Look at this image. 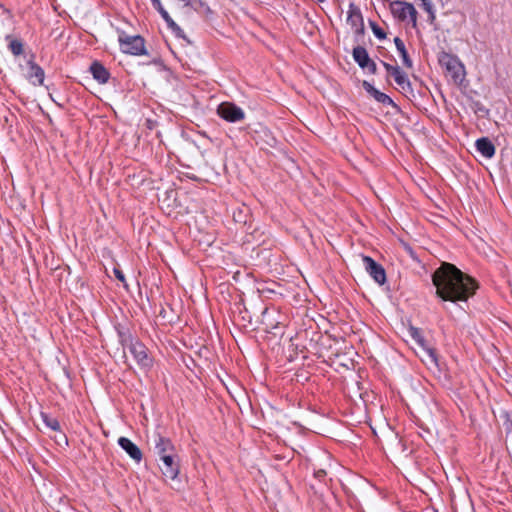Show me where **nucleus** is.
Returning a JSON list of instances; mask_svg holds the SVG:
<instances>
[{
  "label": "nucleus",
  "mask_w": 512,
  "mask_h": 512,
  "mask_svg": "<svg viewBox=\"0 0 512 512\" xmlns=\"http://www.w3.org/2000/svg\"><path fill=\"white\" fill-rule=\"evenodd\" d=\"M432 281L437 295L445 301L452 302L466 301L478 287L473 278L455 265L446 262L434 272Z\"/></svg>",
  "instance_id": "f257e3e1"
},
{
  "label": "nucleus",
  "mask_w": 512,
  "mask_h": 512,
  "mask_svg": "<svg viewBox=\"0 0 512 512\" xmlns=\"http://www.w3.org/2000/svg\"><path fill=\"white\" fill-rule=\"evenodd\" d=\"M439 64L445 69L446 77H449L456 85H461L465 80L466 71L462 62L454 55L442 52L439 55Z\"/></svg>",
  "instance_id": "f03ea898"
},
{
  "label": "nucleus",
  "mask_w": 512,
  "mask_h": 512,
  "mask_svg": "<svg viewBox=\"0 0 512 512\" xmlns=\"http://www.w3.org/2000/svg\"><path fill=\"white\" fill-rule=\"evenodd\" d=\"M121 343L124 348H128L134 359L142 368H149L152 365V359L147 353L146 347L130 335L120 334Z\"/></svg>",
  "instance_id": "7ed1b4c3"
},
{
  "label": "nucleus",
  "mask_w": 512,
  "mask_h": 512,
  "mask_svg": "<svg viewBox=\"0 0 512 512\" xmlns=\"http://www.w3.org/2000/svg\"><path fill=\"white\" fill-rule=\"evenodd\" d=\"M391 12L400 21H409L413 27L417 25V11L408 2L395 1L390 5Z\"/></svg>",
  "instance_id": "20e7f679"
},
{
  "label": "nucleus",
  "mask_w": 512,
  "mask_h": 512,
  "mask_svg": "<svg viewBox=\"0 0 512 512\" xmlns=\"http://www.w3.org/2000/svg\"><path fill=\"white\" fill-rule=\"evenodd\" d=\"M119 43L123 53L131 55L146 54L145 42L141 36H129L122 34L119 36Z\"/></svg>",
  "instance_id": "39448f33"
},
{
  "label": "nucleus",
  "mask_w": 512,
  "mask_h": 512,
  "mask_svg": "<svg viewBox=\"0 0 512 512\" xmlns=\"http://www.w3.org/2000/svg\"><path fill=\"white\" fill-rule=\"evenodd\" d=\"M218 115L226 121L238 122L244 119L243 110L233 103L225 102L218 106Z\"/></svg>",
  "instance_id": "423d86ee"
},
{
  "label": "nucleus",
  "mask_w": 512,
  "mask_h": 512,
  "mask_svg": "<svg viewBox=\"0 0 512 512\" xmlns=\"http://www.w3.org/2000/svg\"><path fill=\"white\" fill-rule=\"evenodd\" d=\"M362 262L365 270L369 273V275L377 282L382 285L386 281V273L381 265L376 263L371 257L363 256Z\"/></svg>",
  "instance_id": "0eeeda50"
},
{
  "label": "nucleus",
  "mask_w": 512,
  "mask_h": 512,
  "mask_svg": "<svg viewBox=\"0 0 512 512\" xmlns=\"http://www.w3.org/2000/svg\"><path fill=\"white\" fill-rule=\"evenodd\" d=\"M347 23L355 34L361 35L364 33V22L361 11L352 3L349 5L347 11Z\"/></svg>",
  "instance_id": "6e6552de"
},
{
  "label": "nucleus",
  "mask_w": 512,
  "mask_h": 512,
  "mask_svg": "<svg viewBox=\"0 0 512 512\" xmlns=\"http://www.w3.org/2000/svg\"><path fill=\"white\" fill-rule=\"evenodd\" d=\"M162 465L160 466L163 475L171 480H174L179 474V464L177 456L174 454H165L160 458Z\"/></svg>",
  "instance_id": "1a4fd4ad"
},
{
  "label": "nucleus",
  "mask_w": 512,
  "mask_h": 512,
  "mask_svg": "<svg viewBox=\"0 0 512 512\" xmlns=\"http://www.w3.org/2000/svg\"><path fill=\"white\" fill-rule=\"evenodd\" d=\"M119 446L136 462H140L142 459V452L136 444L126 437H120L118 439Z\"/></svg>",
  "instance_id": "9d476101"
},
{
  "label": "nucleus",
  "mask_w": 512,
  "mask_h": 512,
  "mask_svg": "<svg viewBox=\"0 0 512 512\" xmlns=\"http://www.w3.org/2000/svg\"><path fill=\"white\" fill-rule=\"evenodd\" d=\"M44 70L33 61L28 62L27 79L33 85H42L44 82Z\"/></svg>",
  "instance_id": "9b49d317"
},
{
  "label": "nucleus",
  "mask_w": 512,
  "mask_h": 512,
  "mask_svg": "<svg viewBox=\"0 0 512 512\" xmlns=\"http://www.w3.org/2000/svg\"><path fill=\"white\" fill-rule=\"evenodd\" d=\"M383 66L386 69L387 73L391 75L395 82L401 87L405 88V86L409 85L408 78L406 74L400 69L398 66L390 65L386 62H383Z\"/></svg>",
  "instance_id": "f8f14e48"
},
{
  "label": "nucleus",
  "mask_w": 512,
  "mask_h": 512,
  "mask_svg": "<svg viewBox=\"0 0 512 512\" xmlns=\"http://www.w3.org/2000/svg\"><path fill=\"white\" fill-rule=\"evenodd\" d=\"M153 442L155 451L159 458H162L165 454H171L173 451V445L170 440L160 436L159 434L153 436Z\"/></svg>",
  "instance_id": "ddd939ff"
},
{
  "label": "nucleus",
  "mask_w": 512,
  "mask_h": 512,
  "mask_svg": "<svg viewBox=\"0 0 512 512\" xmlns=\"http://www.w3.org/2000/svg\"><path fill=\"white\" fill-rule=\"evenodd\" d=\"M477 151L485 158H492L495 154V146L488 138H480L475 143Z\"/></svg>",
  "instance_id": "4468645a"
},
{
  "label": "nucleus",
  "mask_w": 512,
  "mask_h": 512,
  "mask_svg": "<svg viewBox=\"0 0 512 512\" xmlns=\"http://www.w3.org/2000/svg\"><path fill=\"white\" fill-rule=\"evenodd\" d=\"M363 87L379 103H382L384 105H391V104H393L392 99L388 95L378 91L373 85H371L367 81L363 82Z\"/></svg>",
  "instance_id": "2eb2a0df"
},
{
  "label": "nucleus",
  "mask_w": 512,
  "mask_h": 512,
  "mask_svg": "<svg viewBox=\"0 0 512 512\" xmlns=\"http://www.w3.org/2000/svg\"><path fill=\"white\" fill-rule=\"evenodd\" d=\"M91 73L99 83H106L109 78L107 69L98 62H95L90 67Z\"/></svg>",
  "instance_id": "dca6fc26"
},
{
  "label": "nucleus",
  "mask_w": 512,
  "mask_h": 512,
  "mask_svg": "<svg viewBox=\"0 0 512 512\" xmlns=\"http://www.w3.org/2000/svg\"><path fill=\"white\" fill-rule=\"evenodd\" d=\"M420 357L422 361L428 366H437V356L434 349L425 345L421 347Z\"/></svg>",
  "instance_id": "f3484780"
},
{
  "label": "nucleus",
  "mask_w": 512,
  "mask_h": 512,
  "mask_svg": "<svg viewBox=\"0 0 512 512\" xmlns=\"http://www.w3.org/2000/svg\"><path fill=\"white\" fill-rule=\"evenodd\" d=\"M394 43L397 48V51L399 52V54L402 58L403 65L407 68H412V66H413L412 60L410 59V57L407 53L404 42L399 37H396L394 39Z\"/></svg>",
  "instance_id": "a211bd4d"
},
{
  "label": "nucleus",
  "mask_w": 512,
  "mask_h": 512,
  "mask_svg": "<svg viewBox=\"0 0 512 512\" xmlns=\"http://www.w3.org/2000/svg\"><path fill=\"white\" fill-rule=\"evenodd\" d=\"M353 58L361 68H365L370 60L366 49L361 46H357L353 49Z\"/></svg>",
  "instance_id": "6ab92c4d"
},
{
  "label": "nucleus",
  "mask_w": 512,
  "mask_h": 512,
  "mask_svg": "<svg viewBox=\"0 0 512 512\" xmlns=\"http://www.w3.org/2000/svg\"><path fill=\"white\" fill-rule=\"evenodd\" d=\"M41 418L45 423L46 427L50 428L53 431H58L60 429V424L57 419L49 417L47 414L42 413Z\"/></svg>",
  "instance_id": "aec40b11"
},
{
  "label": "nucleus",
  "mask_w": 512,
  "mask_h": 512,
  "mask_svg": "<svg viewBox=\"0 0 512 512\" xmlns=\"http://www.w3.org/2000/svg\"><path fill=\"white\" fill-rule=\"evenodd\" d=\"M409 333L411 335V337L416 341V343L421 347H424L426 345L425 343V340L422 336V333L419 329L415 328V327H411L409 329Z\"/></svg>",
  "instance_id": "412c9836"
},
{
  "label": "nucleus",
  "mask_w": 512,
  "mask_h": 512,
  "mask_svg": "<svg viewBox=\"0 0 512 512\" xmlns=\"http://www.w3.org/2000/svg\"><path fill=\"white\" fill-rule=\"evenodd\" d=\"M9 48L14 55H20L23 52V44L17 39H13L9 43Z\"/></svg>",
  "instance_id": "4be33fe9"
},
{
  "label": "nucleus",
  "mask_w": 512,
  "mask_h": 512,
  "mask_svg": "<svg viewBox=\"0 0 512 512\" xmlns=\"http://www.w3.org/2000/svg\"><path fill=\"white\" fill-rule=\"evenodd\" d=\"M371 28H372L374 35L377 38L384 39L386 37V34L384 33V31L379 26H377L375 23H371Z\"/></svg>",
  "instance_id": "5701e85b"
},
{
  "label": "nucleus",
  "mask_w": 512,
  "mask_h": 512,
  "mask_svg": "<svg viewBox=\"0 0 512 512\" xmlns=\"http://www.w3.org/2000/svg\"><path fill=\"white\" fill-rule=\"evenodd\" d=\"M422 2V6L426 12H428L432 18H434L433 5L430 0H420Z\"/></svg>",
  "instance_id": "b1692460"
},
{
  "label": "nucleus",
  "mask_w": 512,
  "mask_h": 512,
  "mask_svg": "<svg viewBox=\"0 0 512 512\" xmlns=\"http://www.w3.org/2000/svg\"><path fill=\"white\" fill-rule=\"evenodd\" d=\"M153 6L157 9V11L161 14L162 17H167V11L162 6V3L160 0H154Z\"/></svg>",
  "instance_id": "393cba45"
},
{
  "label": "nucleus",
  "mask_w": 512,
  "mask_h": 512,
  "mask_svg": "<svg viewBox=\"0 0 512 512\" xmlns=\"http://www.w3.org/2000/svg\"><path fill=\"white\" fill-rule=\"evenodd\" d=\"M165 22L168 24L169 27H171L172 29H179V27L177 26V24L172 20V18L170 17L169 13L167 12V17H162Z\"/></svg>",
  "instance_id": "a878e982"
},
{
  "label": "nucleus",
  "mask_w": 512,
  "mask_h": 512,
  "mask_svg": "<svg viewBox=\"0 0 512 512\" xmlns=\"http://www.w3.org/2000/svg\"><path fill=\"white\" fill-rule=\"evenodd\" d=\"M114 274L116 276V278L121 281L122 283H124V286H127L126 282H125V276L124 274L122 273L121 270H119L118 268H115L114 269Z\"/></svg>",
  "instance_id": "bb28decb"
},
{
  "label": "nucleus",
  "mask_w": 512,
  "mask_h": 512,
  "mask_svg": "<svg viewBox=\"0 0 512 512\" xmlns=\"http://www.w3.org/2000/svg\"><path fill=\"white\" fill-rule=\"evenodd\" d=\"M364 69L374 74L376 72V64L370 59Z\"/></svg>",
  "instance_id": "cd10ccee"
},
{
  "label": "nucleus",
  "mask_w": 512,
  "mask_h": 512,
  "mask_svg": "<svg viewBox=\"0 0 512 512\" xmlns=\"http://www.w3.org/2000/svg\"><path fill=\"white\" fill-rule=\"evenodd\" d=\"M315 477L318 479H322L326 475V471L323 469H320L314 473Z\"/></svg>",
  "instance_id": "c85d7f7f"
},
{
  "label": "nucleus",
  "mask_w": 512,
  "mask_h": 512,
  "mask_svg": "<svg viewBox=\"0 0 512 512\" xmlns=\"http://www.w3.org/2000/svg\"><path fill=\"white\" fill-rule=\"evenodd\" d=\"M269 316H270V313H269L268 309H265V311L263 312V315H262L264 323L268 324Z\"/></svg>",
  "instance_id": "c756f323"
},
{
  "label": "nucleus",
  "mask_w": 512,
  "mask_h": 512,
  "mask_svg": "<svg viewBox=\"0 0 512 512\" xmlns=\"http://www.w3.org/2000/svg\"><path fill=\"white\" fill-rule=\"evenodd\" d=\"M317 2H323L324 0H316Z\"/></svg>",
  "instance_id": "7c9ffc66"
},
{
  "label": "nucleus",
  "mask_w": 512,
  "mask_h": 512,
  "mask_svg": "<svg viewBox=\"0 0 512 512\" xmlns=\"http://www.w3.org/2000/svg\"><path fill=\"white\" fill-rule=\"evenodd\" d=\"M151 1L153 2L154 0H151Z\"/></svg>",
  "instance_id": "2f4dec72"
}]
</instances>
